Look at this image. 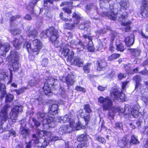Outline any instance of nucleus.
<instances>
[{"label": "nucleus", "mask_w": 148, "mask_h": 148, "mask_svg": "<svg viewBox=\"0 0 148 148\" xmlns=\"http://www.w3.org/2000/svg\"><path fill=\"white\" fill-rule=\"evenodd\" d=\"M109 4L110 11L107 12H103L101 14L103 16H106L112 20H115L118 17V21H121V25H123V27H121L122 30L125 32H129L130 30L129 25L131 23V22L129 21H127V12L125 11L122 12L121 10L118 11L116 13V4H114L113 5L111 2Z\"/></svg>", "instance_id": "1"}, {"label": "nucleus", "mask_w": 148, "mask_h": 148, "mask_svg": "<svg viewBox=\"0 0 148 148\" xmlns=\"http://www.w3.org/2000/svg\"><path fill=\"white\" fill-rule=\"evenodd\" d=\"M98 101L99 102L102 104L103 110H109L108 115L112 118H113L114 114L119 110L118 108L113 107L112 101L109 97H104L103 96H100L98 99Z\"/></svg>", "instance_id": "2"}, {"label": "nucleus", "mask_w": 148, "mask_h": 148, "mask_svg": "<svg viewBox=\"0 0 148 148\" xmlns=\"http://www.w3.org/2000/svg\"><path fill=\"white\" fill-rule=\"evenodd\" d=\"M37 134H33L32 135V140L34 141L35 143L38 144L37 145L39 147L45 148L48 145V143L44 139L39 138L44 134V133L42 130L38 129H37Z\"/></svg>", "instance_id": "3"}, {"label": "nucleus", "mask_w": 148, "mask_h": 148, "mask_svg": "<svg viewBox=\"0 0 148 148\" xmlns=\"http://www.w3.org/2000/svg\"><path fill=\"white\" fill-rule=\"evenodd\" d=\"M74 116V115L73 114L71 115L70 114L66 115L64 117H62V122H68L69 123V126L74 128L76 130H79L82 128V124L79 121H78L77 123H75L73 119Z\"/></svg>", "instance_id": "4"}, {"label": "nucleus", "mask_w": 148, "mask_h": 148, "mask_svg": "<svg viewBox=\"0 0 148 148\" xmlns=\"http://www.w3.org/2000/svg\"><path fill=\"white\" fill-rule=\"evenodd\" d=\"M18 53L15 51L11 52L10 54L8 57L12 63L9 69L11 71L17 70L18 68V59L19 57Z\"/></svg>", "instance_id": "5"}, {"label": "nucleus", "mask_w": 148, "mask_h": 148, "mask_svg": "<svg viewBox=\"0 0 148 148\" xmlns=\"http://www.w3.org/2000/svg\"><path fill=\"white\" fill-rule=\"evenodd\" d=\"M10 106L9 105H5L3 106V109L0 112V121L1 123V127H0V132H2L1 129L2 128V126L4 122L8 119V112L9 110Z\"/></svg>", "instance_id": "6"}, {"label": "nucleus", "mask_w": 148, "mask_h": 148, "mask_svg": "<svg viewBox=\"0 0 148 148\" xmlns=\"http://www.w3.org/2000/svg\"><path fill=\"white\" fill-rule=\"evenodd\" d=\"M40 37H52L55 36L58 37L57 31L53 27H50L48 29L42 32L40 34Z\"/></svg>", "instance_id": "7"}, {"label": "nucleus", "mask_w": 148, "mask_h": 148, "mask_svg": "<svg viewBox=\"0 0 148 148\" xmlns=\"http://www.w3.org/2000/svg\"><path fill=\"white\" fill-rule=\"evenodd\" d=\"M32 42L34 46L32 50V53L33 55H37L42 48V43L40 40L37 39L33 40Z\"/></svg>", "instance_id": "8"}, {"label": "nucleus", "mask_w": 148, "mask_h": 148, "mask_svg": "<svg viewBox=\"0 0 148 148\" xmlns=\"http://www.w3.org/2000/svg\"><path fill=\"white\" fill-rule=\"evenodd\" d=\"M111 95L112 96L113 95L115 98L119 101H123L125 100V94L122 92V91H121L118 89H114L112 92L111 93Z\"/></svg>", "instance_id": "9"}, {"label": "nucleus", "mask_w": 148, "mask_h": 148, "mask_svg": "<svg viewBox=\"0 0 148 148\" xmlns=\"http://www.w3.org/2000/svg\"><path fill=\"white\" fill-rule=\"evenodd\" d=\"M73 127L69 126V125H64L61 126L59 128L58 133L60 135H63L65 133L70 132L73 130Z\"/></svg>", "instance_id": "10"}, {"label": "nucleus", "mask_w": 148, "mask_h": 148, "mask_svg": "<svg viewBox=\"0 0 148 148\" xmlns=\"http://www.w3.org/2000/svg\"><path fill=\"white\" fill-rule=\"evenodd\" d=\"M10 49V45L9 43H6L4 45L0 44V54L3 56L8 52Z\"/></svg>", "instance_id": "11"}, {"label": "nucleus", "mask_w": 148, "mask_h": 148, "mask_svg": "<svg viewBox=\"0 0 148 148\" xmlns=\"http://www.w3.org/2000/svg\"><path fill=\"white\" fill-rule=\"evenodd\" d=\"M69 45L66 43L64 44L61 47L60 52L62 57H65L68 55L69 50L68 48Z\"/></svg>", "instance_id": "12"}, {"label": "nucleus", "mask_w": 148, "mask_h": 148, "mask_svg": "<svg viewBox=\"0 0 148 148\" xmlns=\"http://www.w3.org/2000/svg\"><path fill=\"white\" fill-rule=\"evenodd\" d=\"M106 65V63L104 59L99 60L97 62L96 66L97 70L98 71L105 70Z\"/></svg>", "instance_id": "13"}, {"label": "nucleus", "mask_w": 148, "mask_h": 148, "mask_svg": "<svg viewBox=\"0 0 148 148\" xmlns=\"http://www.w3.org/2000/svg\"><path fill=\"white\" fill-rule=\"evenodd\" d=\"M50 116L48 114L47 115L43 112H39L36 114V116L39 120L42 123L43 125V122L45 120H47L48 118V116Z\"/></svg>", "instance_id": "14"}, {"label": "nucleus", "mask_w": 148, "mask_h": 148, "mask_svg": "<svg viewBox=\"0 0 148 148\" xmlns=\"http://www.w3.org/2000/svg\"><path fill=\"white\" fill-rule=\"evenodd\" d=\"M53 117H51L50 115L48 116L47 120H45L43 122V125L47 124L48 126L50 127H53L56 125L55 120L53 119Z\"/></svg>", "instance_id": "15"}, {"label": "nucleus", "mask_w": 148, "mask_h": 148, "mask_svg": "<svg viewBox=\"0 0 148 148\" xmlns=\"http://www.w3.org/2000/svg\"><path fill=\"white\" fill-rule=\"evenodd\" d=\"M30 130L28 129L23 127L22 125L20 127L19 134L24 138H26L28 136Z\"/></svg>", "instance_id": "16"}, {"label": "nucleus", "mask_w": 148, "mask_h": 148, "mask_svg": "<svg viewBox=\"0 0 148 148\" xmlns=\"http://www.w3.org/2000/svg\"><path fill=\"white\" fill-rule=\"evenodd\" d=\"M140 106L138 105H136L133 106L131 109V114L133 117L136 118L138 117L139 112L138 110Z\"/></svg>", "instance_id": "17"}, {"label": "nucleus", "mask_w": 148, "mask_h": 148, "mask_svg": "<svg viewBox=\"0 0 148 148\" xmlns=\"http://www.w3.org/2000/svg\"><path fill=\"white\" fill-rule=\"evenodd\" d=\"M40 80V79L38 76L36 77L34 76L29 80L28 84L31 86H34L37 84Z\"/></svg>", "instance_id": "18"}, {"label": "nucleus", "mask_w": 148, "mask_h": 148, "mask_svg": "<svg viewBox=\"0 0 148 148\" xmlns=\"http://www.w3.org/2000/svg\"><path fill=\"white\" fill-rule=\"evenodd\" d=\"M123 9L127 10L129 8V4L128 0H116Z\"/></svg>", "instance_id": "19"}, {"label": "nucleus", "mask_w": 148, "mask_h": 148, "mask_svg": "<svg viewBox=\"0 0 148 148\" xmlns=\"http://www.w3.org/2000/svg\"><path fill=\"white\" fill-rule=\"evenodd\" d=\"M71 62L78 67H82L84 63L82 60L77 57H75L74 59L71 61Z\"/></svg>", "instance_id": "20"}, {"label": "nucleus", "mask_w": 148, "mask_h": 148, "mask_svg": "<svg viewBox=\"0 0 148 148\" xmlns=\"http://www.w3.org/2000/svg\"><path fill=\"white\" fill-rule=\"evenodd\" d=\"M58 105L56 104H53L51 107H50V110L49 112V114L50 115L51 114L52 115H54L58 112Z\"/></svg>", "instance_id": "21"}, {"label": "nucleus", "mask_w": 148, "mask_h": 148, "mask_svg": "<svg viewBox=\"0 0 148 148\" xmlns=\"http://www.w3.org/2000/svg\"><path fill=\"white\" fill-rule=\"evenodd\" d=\"M75 44L77 46L78 51H83L85 48V46L81 40H78L75 42Z\"/></svg>", "instance_id": "22"}, {"label": "nucleus", "mask_w": 148, "mask_h": 148, "mask_svg": "<svg viewBox=\"0 0 148 148\" xmlns=\"http://www.w3.org/2000/svg\"><path fill=\"white\" fill-rule=\"evenodd\" d=\"M91 38H84L87 42H88V44L87 46V49L88 51L90 52H92L94 51L95 48L92 44V42L90 41Z\"/></svg>", "instance_id": "23"}, {"label": "nucleus", "mask_w": 148, "mask_h": 148, "mask_svg": "<svg viewBox=\"0 0 148 148\" xmlns=\"http://www.w3.org/2000/svg\"><path fill=\"white\" fill-rule=\"evenodd\" d=\"M128 141V140L127 138L124 137L118 141L117 142V144L119 147L123 148L125 146Z\"/></svg>", "instance_id": "24"}, {"label": "nucleus", "mask_w": 148, "mask_h": 148, "mask_svg": "<svg viewBox=\"0 0 148 148\" xmlns=\"http://www.w3.org/2000/svg\"><path fill=\"white\" fill-rule=\"evenodd\" d=\"M42 90L43 92V94H44L45 95H47L51 93V89L48 84L44 83V86Z\"/></svg>", "instance_id": "25"}, {"label": "nucleus", "mask_w": 148, "mask_h": 148, "mask_svg": "<svg viewBox=\"0 0 148 148\" xmlns=\"http://www.w3.org/2000/svg\"><path fill=\"white\" fill-rule=\"evenodd\" d=\"M58 38H50V40L56 47H58L61 44V41Z\"/></svg>", "instance_id": "26"}, {"label": "nucleus", "mask_w": 148, "mask_h": 148, "mask_svg": "<svg viewBox=\"0 0 148 148\" xmlns=\"http://www.w3.org/2000/svg\"><path fill=\"white\" fill-rule=\"evenodd\" d=\"M66 82L68 86H71L73 85L75 82V80L73 79V76L69 74L67 76Z\"/></svg>", "instance_id": "27"}, {"label": "nucleus", "mask_w": 148, "mask_h": 148, "mask_svg": "<svg viewBox=\"0 0 148 148\" xmlns=\"http://www.w3.org/2000/svg\"><path fill=\"white\" fill-rule=\"evenodd\" d=\"M134 38H125V41L127 46L129 47L132 45L134 42Z\"/></svg>", "instance_id": "28"}, {"label": "nucleus", "mask_w": 148, "mask_h": 148, "mask_svg": "<svg viewBox=\"0 0 148 148\" xmlns=\"http://www.w3.org/2000/svg\"><path fill=\"white\" fill-rule=\"evenodd\" d=\"M129 51L132 53V55L136 57L139 56L141 52V51L138 49H129Z\"/></svg>", "instance_id": "29"}, {"label": "nucleus", "mask_w": 148, "mask_h": 148, "mask_svg": "<svg viewBox=\"0 0 148 148\" xmlns=\"http://www.w3.org/2000/svg\"><path fill=\"white\" fill-rule=\"evenodd\" d=\"M18 114L17 112H13L12 110L11 112L10 113V118L13 122H15V120L17 119V118Z\"/></svg>", "instance_id": "30"}, {"label": "nucleus", "mask_w": 148, "mask_h": 148, "mask_svg": "<svg viewBox=\"0 0 148 148\" xmlns=\"http://www.w3.org/2000/svg\"><path fill=\"white\" fill-rule=\"evenodd\" d=\"M0 92L2 94L1 96V98H3L4 97V95L6 93L5 87L4 84H1L0 83Z\"/></svg>", "instance_id": "31"}, {"label": "nucleus", "mask_w": 148, "mask_h": 148, "mask_svg": "<svg viewBox=\"0 0 148 148\" xmlns=\"http://www.w3.org/2000/svg\"><path fill=\"white\" fill-rule=\"evenodd\" d=\"M133 79L136 82V87L140 85L139 82L141 80L140 76L138 75H136L133 77Z\"/></svg>", "instance_id": "32"}, {"label": "nucleus", "mask_w": 148, "mask_h": 148, "mask_svg": "<svg viewBox=\"0 0 148 148\" xmlns=\"http://www.w3.org/2000/svg\"><path fill=\"white\" fill-rule=\"evenodd\" d=\"M91 63H88L84 66H83V70L85 73H89L90 72V67L92 65Z\"/></svg>", "instance_id": "33"}, {"label": "nucleus", "mask_w": 148, "mask_h": 148, "mask_svg": "<svg viewBox=\"0 0 148 148\" xmlns=\"http://www.w3.org/2000/svg\"><path fill=\"white\" fill-rule=\"evenodd\" d=\"M38 34V32L37 30L35 28L33 30H29V31L28 35L29 36H33L34 37H35L37 36Z\"/></svg>", "instance_id": "34"}, {"label": "nucleus", "mask_w": 148, "mask_h": 148, "mask_svg": "<svg viewBox=\"0 0 148 148\" xmlns=\"http://www.w3.org/2000/svg\"><path fill=\"white\" fill-rule=\"evenodd\" d=\"M88 137V136L85 134H82L77 138V140L78 141H85L87 140Z\"/></svg>", "instance_id": "35"}, {"label": "nucleus", "mask_w": 148, "mask_h": 148, "mask_svg": "<svg viewBox=\"0 0 148 148\" xmlns=\"http://www.w3.org/2000/svg\"><path fill=\"white\" fill-rule=\"evenodd\" d=\"M73 17L75 18L74 21L75 24H77L79 22V20L81 19V17L79 15L74 13L73 15Z\"/></svg>", "instance_id": "36"}, {"label": "nucleus", "mask_w": 148, "mask_h": 148, "mask_svg": "<svg viewBox=\"0 0 148 148\" xmlns=\"http://www.w3.org/2000/svg\"><path fill=\"white\" fill-rule=\"evenodd\" d=\"M19 39L16 38L15 40L13 41V44L14 47L17 49H19L21 44L19 43Z\"/></svg>", "instance_id": "37"}, {"label": "nucleus", "mask_w": 148, "mask_h": 148, "mask_svg": "<svg viewBox=\"0 0 148 148\" xmlns=\"http://www.w3.org/2000/svg\"><path fill=\"white\" fill-rule=\"evenodd\" d=\"M116 49L117 51L121 52H123L125 48L123 45L121 43L119 44L117 42H116Z\"/></svg>", "instance_id": "38"}, {"label": "nucleus", "mask_w": 148, "mask_h": 148, "mask_svg": "<svg viewBox=\"0 0 148 148\" xmlns=\"http://www.w3.org/2000/svg\"><path fill=\"white\" fill-rule=\"evenodd\" d=\"M141 14L142 16L145 18L148 16V12L147 8H141Z\"/></svg>", "instance_id": "39"}, {"label": "nucleus", "mask_w": 148, "mask_h": 148, "mask_svg": "<svg viewBox=\"0 0 148 148\" xmlns=\"http://www.w3.org/2000/svg\"><path fill=\"white\" fill-rule=\"evenodd\" d=\"M24 47H26L27 49V51L29 53H30L31 52H32V50L31 48V44L28 42H26L24 44Z\"/></svg>", "instance_id": "40"}, {"label": "nucleus", "mask_w": 148, "mask_h": 148, "mask_svg": "<svg viewBox=\"0 0 148 148\" xmlns=\"http://www.w3.org/2000/svg\"><path fill=\"white\" fill-rule=\"evenodd\" d=\"M130 143L131 144H138L139 142L137 138L135 137L134 135H132L131 136Z\"/></svg>", "instance_id": "41"}, {"label": "nucleus", "mask_w": 148, "mask_h": 148, "mask_svg": "<svg viewBox=\"0 0 148 148\" xmlns=\"http://www.w3.org/2000/svg\"><path fill=\"white\" fill-rule=\"evenodd\" d=\"M57 81V79H54L52 77H50L48 80L47 84H48L49 85V84L52 86L54 85L55 84V83Z\"/></svg>", "instance_id": "42"}, {"label": "nucleus", "mask_w": 148, "mask_h": 148, "mask_svg": "<svg viewBox=\"0 0 148 148\" xmlns=\"http://www.w3.org/2000/svg\"><path fill=\"white\" fill-rule=\"evenodd\" d=\"M81 117L84 119L85 122V124L86 125L87 124L91 119L90 116L89 114H88L85 116L82 115Z\"/></svg>", "instance_id": "43"}, {"label": "nucleus", "mask_w": 148, "mask_h": 148, "mask_svg": "<svg viewBox=\"0 0 148 148\" xmlns=\"http://www.w3.org/2000/svg\"><path fill=\"white\" fill-rule=\"evenodd\" d=\"M22 107L21 106H14L13 107V109L12 110L13 112H17V113H18L22 110Z\"/></svg>", "instance_id": "44"}, {"label": "nucleus", "mask_w": 148, "mask_h": 148, "mask_svg": "<svg viewBox=\"0 0 148 148\" xmlns=\"http://www.w3.org/2000/svg\"><path fill=\"white\" fill-rule=\"evenodd\" d=\"M120 56L119 54H113L110 56L108 58V60L110 61L112 60L118 58Z\"/></svg>", "instance_id": "45"}, {"label": "nucleus", "mask_w": 148, "mask_h": 148, "mask_svg": "<svg viewBox=\"0 0 148 148\" xmlns=\"http://www.w3.org/2000/svg\"><path fill=\"white\" fill-rule=\"evenodd\" d=\"M14 98L13 95L11 94H8L5 97L6 103L10 102L12 101Z\"/></svg>", "instance_id": "46"}, {"label": "nucleus", "mask_w": 148, "mask_h": 148, "mask_svg": "<svg viewBox=\"0 0 148 148\" xmlns=\"http://www.w3.org/2000/svg\"><path fill=\"white\" fill-rule=\"evenodd\" d=\"M10 32L14 36H16L19 34L21 32V31L19 29L14 28L11 29Z\"/></svg>", "instance_id": "47"}, {"label": "nucleus", "mask_w": 148, "mask_h": 148, "mask_svg": "<svg viewBox=\"0 0 148 148\" xmlns=\"http://www.w3.org/2000/svg\"><path fill=\"white\" fill-rule=\"evenodd\" d=\"M74 52L73 51H69L68 53V58L69 60L71 62L73 60Z\"/></svg>", "instance_id": "48"}, {"label": "nucleus", "mask_w": 148, "mask_h": 148, "mask_svg": "<svg viewBox=\"0 0 148 148\" xmlns=\"http://www.w3.org/2000/svg\"><path fill=\"white\" fill-rule=\"evenodd\" d=\"M96 139L102 144H105L106 142L105 139L100 136H98L96 137Z\"/></svg>", "instance_id": "49"}, {"label": "nucleus", "mask_w": 148, "mask_h": 148, "mask_svg": "<svg viewBox=\"0 0 148 148\" xmlns=\"http://www.w3.org/2000/svg\"><path fill=\"white\" fill-rule=\"evenodd\" d=\"M115 128L117 129L122 130H123V124L121 123H117L115 125Z\"/></svg>", "instance_id": "50"}, {"label": "nucleus", "mask_w": 148, "mask_h": 148, "mask_svg": "<svg viewBox=\"0 0 148 148\" xmlns=\"http://www.w3.org/2000/svg\"><path fill=\"white\" fill-rule=\"evenodd\" d=\"M88 27V24L86 23L85 22H84V23H82L79 25V28L81 30H82L84 29H87Z\"/></svg>", "instance_id": "51"}, {"label": "nucleus", "mask_w": 148, "mask_h": 148, "mask_svg": "<svg viewBox=\"0 0 148 148\" xmlns=\"http://www.w3.org/2000/svg\"><path fill=\"white\" fill-rule=\"evenodd\" d=\"M84 108L86 112L90 113L92 112V110L90 108V106L88 104L85 105L84 106Z\"/></svg>", "instance_id": "52"}, {"label": "nucleus", "mask_w": 148, "mask_h": 148, "mask_svg": "<svg viewBox=\"0 0 148 148\" xmlns=\"http://www.w3.org/2000/svg\"><path fill=\"white\" fill-rule=\"evenodd\" d=\"M94 7L96 8V7L95 5H94L92 3H89L87 4L86 5V9L88 10L89 11L92 8Z\"/></svg>", "instance_id": "53"}, {"label": "nucleus", "mask_w": 148, "mask_h": 148, "mask_svg": "<svg viewBox=\"0 0 148 148\" xmlns=\"http://www.w3.org/2000/svg\"><path fill=\"white\" fill-rule=\"evenodd\" d=\"M48 64L47 58H45L43 59L41 61V64L43 66L45 67L47 66Z\"/></svg>", "instance_id": "54"}, {"label": "nucleus", "mask_w": 148, "mask_h": 148, "mask_svg": "<svg viewBox=\"0 0 148 148\" xmlns=\"http://www.w3.org/2000/svg\"><path fill=\"white\" fill-rule=\"evenodd\" d=\"M75 90L79 92H82L85 93L86 91V89L83 87H81L79 86H77L75 88Z\"/></svg>", "instance_id": "55"}, {"label": "nucleus", "mask_w": 148, "mask_h": 148, "mask_svg": "<svg viewBox=\"0 0 148 148\" xmlns=\"http://www.w3.org/2000/svg\"><path fill=\"white\" fill-rule=\"evenodd\" d=\"M58 140V138L57 136H51L47 138V140L49 141H55Z\"/></svg>", "instance_id": "56"}, {"label": "nucleus", "mask_w": 148, "mask_h": 148, "mask_svg": "<svg viewBox=\"0 0 148 148\" xmlns=\"http://www.w3.org/2000/svg\"><path fill=\"white\" fill-rule=\"evenodd\" d=\"M32 121L34 122V125L36 127H38L40 125V122L38 121V120H36L34 117H33L32 118Z\"/></svg>", "instance_id": "57"}, {"label": "nucleus", "mask_w": 148, "mask_h": 148, "mask_svg": "<svg viewBox=\"0 0 148 148\" xmlns=\"http://www.w3.org/2000/svg\"><path fill=\"white\" fill-rule=\"evenodd\" d=\"M9 134L6 136V138L9 137L10 136H13L14 137L16 136V133L13 130H10L9 132Z\"/></svg>", "instance_id": "58"}, {"label": "nucleus", "mask_w": 148, "mask_h": 148, "mask_svg": "<svg viewBox=\"0 0 148 148\" xmlns=\"http://www.w3.org/2000/svg\"><path fill=\"white\" fill-rule=\"evenodd\" d=\"M97 50L98 51H103V50L104 49L103 47V44L102 43H100L98 46H97Z\"/></svg>", "instance_id": "59"}, {"label": "nucleus", "mask_w": 148, "mask_h": 148, "mask_svg": "<svg viewBox=\"0 0 148 148\" xmlns=\"http://www.w3.org/2000/svg\"><path fill=\"white\" fill-rule=\"evenodd\" d=\"M39 0H31V3H29L30 6L32 8H34L36 4L38 1Z\"/></svg>", "instance_id": "60"}, {"label": "nucleus", "mask_w": 148, "mask_h": 148, "mask_svg": "<svg viewBox=\"0 0 148 148\" xmlns=\"http://www.w3.org/2000/svg\"><path fill=\"white\" fill-rule=\"evenodd\" d=\"M21 16L20 15H17L11 17L10 18V21L11 22L13 21L16 19L20 18Z\"/></svg>", "instance_id": "61"}, {"label": "nucleus", "mask_w": 148, "mask_h": 148, "mask_svg": "<svg viewBox=\"0 0 148 148\" xmlns=\"http://www.w3.org/2000/svg\"><path fill=\"white\" fill-rule=\"evenodd\" d=\"M74 26V25L73 24L71 23H66L65 27L66 28H68L69 29H72Z\"/></svg>", "instance_id": "62"}, {"label": "nucleus", "mask_w": 148, "mask_h": 148, "mask_svg": "<svg viewBox=\"0 0 148 148\" xmlns=\"http://www.w3.org/2000/svg\"><path fill=\"white\" fill-rule=\"evenodd\" d=\"M53 1V0H44V5L45 6H47L48 3L52 4Z\"/></svg>", "instance_id": "63"}, {"label": "nucleus", "mask_w": 148, "mask_h": 148, "mask_svg": "<svg viewBox=\"0 0 148 148\" xmlns=\"http://www.w3.org/2000/svg\"><path fill=\"white\" fill-rule=\"evenodd\" d=\"M88 145L86 143L84 142L81 145H79L77 146V148H83L84 147H86Z\"/></svg>", "instance_id": "64"}]
</instances>
